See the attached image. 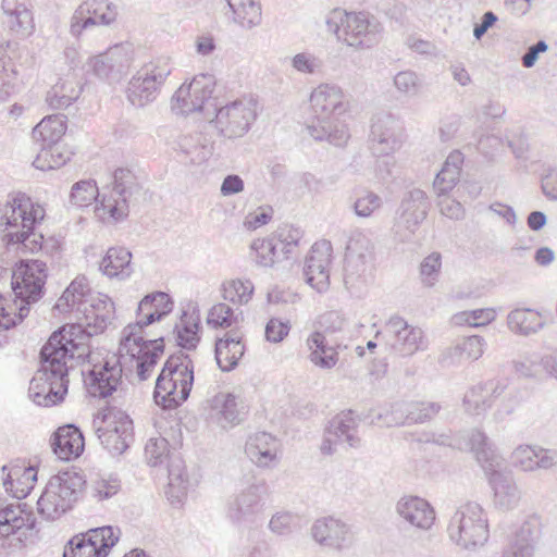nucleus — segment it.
<instances>
[{
    "label": "nucleus",
    "mask_w": 557,
    "mask_h": 557,
    "mask_svg": "<svg viewBox=\"0 0 557 557\" xmlns=\"http://www.w3.org/2000/svg\"><path fill=\"white\" fill-rule=\"evenodd\" d=\"M60 312L82 313L81 322L54 331L40 350V368L29 383L28 394L39 406H54L67 395L69 372L89 356L88 342L114 319V304L103 294L91 293L85 276H77L54 305Z\"/></svg>",
    "instance_id": "1"
},
{
    "label": "nucleus",
    "mask_w": 557,
    "mask_h": 557,
    "mask_svg": "<svg viewBox=\"0 0 557 557\" xmlns=\"http://www.w3.org/2000/svg\"><path fill=\"white\" fill-rule=\"evenodd\" d=\"M47 264L41 260H22L11 273L12 290L15 300L9 302L0 297V331H7L22 322L32 304L45 294Z\"/></svg>",
    "instance_id": "2"
},
{
    "label": "nucleus",
    "mask_w": 557,
    "mask_h": 557,
    "mask_svg": "<svg viewBox=\"0 0 557 557\" xmlns=\"http://www.w3.org/2000/svg\"><path fill=\"white\" fill-rule=\"evenodd\" d=\"M465 438V447L474 454L476 461L490 478L495 506L503 510L516 507L520 499L519 490L511 475L499 471L503 458L496 453L488 437L480 430H471Z\"/></svg>",
    "instance_id": "3"
},
{
    "label": "nucleus",
    "mask_w": 557,
    "mask_h": 557,
    "mask_svg": "<svg viewBox=\"0 0 557 557\" xmlns=\"http://www.w3.org/2000/svg\"><path fill=\"white\" fill-rule=\"evenodd\" d=\"M194 384V364L188 355H172L156 381L153 398L157 405L172 409L182 405Z\"/></svg>",
    "instance_id": "4"
},
{
    "label": "nucleus",
    "mask_w": 557,
    "mask_h": 557,
    "mask_svg": "<svg viewBox=\"0 0 557 557\" xmlns=\"http://www.w3.org/2000/svg\"><path fill=\"white\" fill-rule=\"evenodd\" d=\"M45 216V210L39 205L34 206L28 197L17 194L8 201L7 209L0 223L7 227L16 228L8 234L9 242L22 243L32 251L41 248L44 236L34 232L35 226Z\"/></svg>",
    "instance_id": "5"
},
{
    "label": "nucleus",
    "mask_w": 557,
    "mask_h": 557,
    "mask_svg": "<svg viewBox=\"0 0 557 557\" xmlns=\"http://www.w3.org/2000/svg\"><path fill=\"white\" fill-rule=\"evenodd\" d=\"M447 533L449 539L463 549H475L488 540L487 517L475 502L460 505L450 517Z\"/></svg>",
    "instance_id": "6"
},
{
    "label": "nucleus",
    "mask_w": 557,
    "mask_h": 557,
    "mask_svg": "<svg viewBox=\"0 0 557 557\" xmlns=\"http://www.w3.org/2000/svg\"><path fill=\"white\" fill-rule=\"evenodd\" d=\"M120 355H128L137 361V376L140 381L147 380L159 359L164 352L163 337L146 339L140 335L139 325H127L119 348Z\"/></svg>",
    "instance_id": "7"
},
{
    "label": "nucleus",
    "mask_w": 557,
    "mask_h": 557,
    "mask_svg": "<svg viewBox=\"0 0 557 557\" xmlns=\"http://www.w3.org/2000/svg\"><path fill=\"white\" fill-rule=\"evenodd\" d=\"M171 73L172 66L165 58L144 64L128 83L127 99L138 108L154 101Z\"/></svg>",
    "instance_id": "8"
},
{
    "label": "nucleus",
    "mask_w": 557,
    "mask_h": 557,
    "mask_svg": "<svg viewBox=\"0 0 557 557\" xmlns=\"http://www.w3.org/2000/svg\"><path fill=\"white\" fill-rule=\"evenodd\" d=\"M138 183L128 169H116L113 173V189L110 195L102 194L96 214L104 222L115 223L128 215L127 198L138 190Z\"/></svg>",
    "instance_id": "9"
},
{
    "label": "nucleus",
    "mask_w": 557,
    "mask_h": 557,
    "mask_svg": "<svg viewBox=\"0 0 557 557\" xmlns=\"http://www.w3.org/2000/svg\"><path fill=\"white\" fill-rule=\"evenodd\" d=\"M215 78L211 74L195 76L190 83L183 84L172 98V111L176 114L188 115L194 112L215 110L212 98Z\"/></svg>",
    "instance_id": "10"
},
{
    "label": "nucleus",
    "mask_w": 557,
    "mask_h": 557,
    "mask_svg": "<svg viewBox=\"0 0 557 557\" xmlns=\"http://www.w3.org/2000/svg\"><path fill=\"white\" fill-rule=\"evenodd\" d=\"M120 536L121 530L117 527L89 529L69 540L63 549V557H107Z\"/></svg>",
    "instance_id": "11"
},
{
    "label": "nucleus",
    "mask_w": 557,
    "mask_h": 557,
    "mask_svg": "<svg viewBox=\"0 0 557 557\" xmlns=\"http://www.w3.org/2000/svg\"><path fill=\"white\" fill-rule=\"evenodd\" d=\"M264 482L252 483L226 502V518L238 528L252 527L262 509V497L267 493Z\"/></svg>",
    "instance_id": "12"
},
{
    "label": "nucleus",
    "mask_w": 557,
    "mask_h": 557,
    "mask_svg": "<svg viewBox=\"0 0 557 557\" xmlns=\"http://www.w3.org/2000/svg\"><path fill=\"white\" fill-rule=\"evenodd\" d=\"M430 209V201L420 188H412L404 194L398 216L394 225L395 235L400 242H409L418 226L425 220Z\"/></svg>",
    "instance_id": "13"
},
{
    "label": "nucleus",
    "mask_w": 557,
    "mask_h": 557,
    "mask_svg": "<svg viewBox=\"0 0 557 557\" xmlns=\"http://www.w3.org/2000/svg\"><path fill=\"white\" fill-rule=\"evenodd\" d=\"M383 25L369 12H349L343 24V41L357 49H370L383 37Z\"/></svg>",
    "instance_id": "14"
},
{
    "label": "nucleus",
    "mask_w": 557,
    "mask_h": 557,
    "mask_svg": "<svg viewBox=\"0 0 557 557\" xmlns=\"http://www.w3.org/2000/svg\"><path fill=\"white\" fill-rule=\"evenodd\" d=\"M212 112L215 113V125L220 134L226 138L243 137L257 117L256 103L251 100H236Z\"/></svg>",
    "instance_id": "15"
},
{
    "label": "nucleus",
    "mask_w": 557,
    "mask_h": 557,
    "mask_svg": "<svg viewBox=\"0 0 557 557\" xmlns=\"http://www.w3.org/2000/svg\"><path fill=\"white\" fill-rule=\"evenodd\" d=\"M102 422L97 429L100 443L112 456L122 455L134 441L132 419L124 411L111 409Z\"/></svg>",
    "instance_id": "16"
},
{
    "label": "nucleus",
    "mask_w": 557,
    "mask_h": 557,
    "mask_svg": "<svg viewBox=\"0 0 557 557\" xmlns=\"http://www.w3.org/2000/svg\"><path fill=\"white\" fill-rule=\"evenodd\" d=\"M385 345L393 354L399 357H409L419 349H424L423 332L420 327H414L399 317H392L381 332ZM380 333L376 334V337Z\"/></svg>",
    "instance_id": "17"
},
{
    "label": "nucleus",
    "mask_w": 557,
    "mask_h": 557,
    "mask_svg": "<svg viewBox=\"0 0 557 557\" xmlns=\"http://www.w3.org/2000/svg\"><path fill=\"white\" fill-rule=\"evenodd\" d=\"M122 372L120 359L112 356L102 364H95L86 376L83 370L82 375L90 396L106 398L116 392L122 384Z\"/></svg>",
    "instance_id": "18"
},
{
    "label": "nucleus",
    "mask_w": 557,
    "mask_h": 557,
    "mask_svg": "<svg viewBox=\"0 0 557 557\" xmlns=\"http://www.w3.org/2000/svg\"><path fill=\"white\" fill-rule=\"evenodd\" d=\"M362 418L356 414L354 410L342 411L336 414L329 423L325 437L321 445V451L324 455L334 453L338 443H347L350 447H359L361 440L357 435V429Z\"/></svg>",
    "instance_id": "19"
},
{
    "label": "nucleus",
    "mask_w": 557,
    "mask_h": 557,
    "mask_svg": "<svg viewBox=\"0 0 557 557\" xmlns=\"http://www.w3.org/2000/svg\"><path fill=\"white\" fill-rule=\"evenodd\" d=\"M331 253V243L322 240L312 245L305 260L302 270L305 281L319 293L325 292L330 286Z\"/></svg>",
    "instance_id": "20"
},
{
    "label": "nucleus",
    "mask_w": 557,
    "mask_h": 557,
    "mask_svg": "<svg viewBox=\"0 0 557 557\" xmlns=\"http://www.w3.org/2000/svg\"><path fill=\"white\" fill-rule=\"evenodd\" d=\"M370 139L374 152L383 156L396 151L401 146V126L391 113L381 112L372 117Z\"/></svg>",
    "instance_id": "21"
},
{
    "label": "nucleus",
    "mask_w": 557,
    "mask_h": 557,
    "mask_svg": "<svg viewBox=\"0 0 557 557\" xmlns=\"http://www.w3.org/2000/svg\"><path fill=\"white\" fill-rule=\"evenodd\" d=\"M310 103L315 123H326L327 120L342 115L348 108L343 90L331 84L319 85L310 96Z\"/></svg>",
    "instance_id": "22"
},
{
    "label": "nucleus",
    "mask_w": 557,
    "mask_h": 557,
    "mask_svg": "<svg viewBox=\"0 0 557 557\" xmlns=\"http://www.w3.org/2000/svg\"><path fill=\"white\" fill-rule=\"evenodd\" d=\"M116 8L108 0H87L76 10L71 33L79 36L84 29L95 25H109L116 18Z\"/></svg>",
    "instance_id": "23"
},
{
    "label": "nucleus",
    "mask_w": 557,
    "mask_h": 557,
    "mask_svg": "<svg viewBox=\"0 0 557 557\" xmlns=\"http://www.w3.org/2000/svg\"><path fill=\"white\" fill-rule=\"evenodd\" d=\"M131 62L132 58L127 49L116 45L104 53L91 58L88 66L99 78L117 82L128 70Z\"/></svg>",
    "instance_id": "24"
},
{
    "label": "nucleus",
    "mask_w": 557,
    "mask_h": 557,
    "mask_svg": "<svg viewBox=\"0 0 557 557\" xmlns=\"http://www.w3.org/2000/svg\"><path fill=\"white\" fill-rule=\"evenodd\" d=\"M311 534L319 544L338 550L349 548L355 541L350 527L333 517L317 520Z\"/></svg>",
    "instance_id": "25"
},
{
    "label": "nucleus",
    "mask_w": 557,
    "mask_h": 557,
    "mask_svg": "<svg viewBox=\"0 0 557 557\" xmlns=\"http://www.w3.org/2000/svg\"><path fill=\"white\" fill-rule=\"evenodd\" d=\"M396 513L401 521L417 530L428 531L435 521V510L424 498L401 497L396 504Z\"/></svg>",
    "instance_id": "26"
},
{
    "label": "nucleus",
    "mask_w": 557,
    "mask_h": 557,
    "mask_svg": "<svg viewBox=\"0 0 557 557\" xmlns=\"http://www.w3.org/2000/svg\"><path fill=\"white\" fill-rule=\"evenodd\" d=\"M1 10L12 32L20 36H28L34 32L32 0H2Z\"/></svg>",
    "instance_id": "27"
},
{
    "label": "nucleus",
    "mask_w": 557,
    "mask_h": 557,
    "mask_svg": "<svg viewBox=\"0 0 557 557\" xmlns=\"http://www.w3.org/2000/svg\"><path fill=\"white\" fill-rule=\"evenodd\" d=\"M513 463L522 471L548 470L557 465V450L539 446H518L512 453Z\"/></svg>",
    "instance_id": "28"
},
{
    "label": "nucleus",
    "mask_w": 557,
    "mask_h": 557,
    "mask_svg": "<svg viewBox=\"0 0 557 557\" xmlns=\"http://www.w3.org/2000/svg\"><path fill=\"white\" fill-rule=\"evenodd\" d=\"M51 446L53 453L61 460L78 458L85 448V438L82 431L74 424L59 428L53 434Z\"/></svg>",
    "instance_id": "29"
},
{
    "label": "nucleus",
    "mask_w": 557,
    "mask_h": 557,
    "mask_svg": "<svg viewBox=\"0 0 557 557\" xmlns=\"http://www.w3.org/2000/svg\"><path fill=\"white\" fill-rule=\"evenodd\" d=\"M86 481L83 475L74 470L59 472L50 478L48 482V497H53L55 491L59 497L71 509L73 504L78 499Z\"/></svg>",
    "instance_id": "30"
},
{
    "label": "nucleus",
    "mask_w": 557,
    "mask_h": 557,
    "mask_svg": "<svg viewBox=\"0 0 557 557\" xmlns=\"http://www.w3.org/2000/svg\"><path fill=\"white\" fill-rule=\"evenodd\" d=\"M245 352V345L237 331L227 332L224 337L215 341L214 357L223 372L235 369Z\"/></svg>",
    "instance_id": "31"
},
{
    "label": "nucleus",
    "mask_w": 557,
    "mask_h": 557,
    "mask_svg": "<svg viewBox=\"0 0 557 557\" xmlns=\"http://www.w3.org/2000/svg\"><path fill=\"white\" fill-rule=\"evenodd\" d=\"M22 528H36V518L30 511H26V504H10L0 509V537H8Z\"/></svg>",
    "instance_id": "32"
},
{
    "label": "nucleus",
    "mask_w": 557,
    "mask_h": 557,
    "mask_svg": "<svg viewBox=\"0 0 557 557\" xmlns=\"http://www.w3.org/2000/svg\"><path fill=\"white\" fill-rule=\"evenodd\" d=\"M505 389V385L500 384L499 381H487L483 384L473 386L468 391L463 398L466 410L480 414L484 412L492 405V398L502 395Z\"/></svg>",
    "instance_id": "33"
},
{
    "label": "nucleus",
    "mask_w": 557,
    "mask_h": 557,
    "mask_svg": "<svg viewBox=\"0 0 557 557\" xmlns=\"http://www.w3.org/2000/svg\"><path fill=\"white\" fill-rule=\"evenodd\" d=\"M277 443L267 432H258L249 436L245 453L259 467H268L276 457Z\"/></svg>",
    "instance_id": "34"
},
{
    "label": "nucleus",
    "mask_w": 557,
    "mask_h": 557,
    "mask_svg": "<svg viewBox=\"0 0 557 557\" xmlns=\"http://www.w3.org/2000/svg\"><path fill=\"white\" fill-rule=\"evenodd\" d=\"M310 349L311 362L321 369H332L338 361V354L335 346H339L335 341L326 338L322 332H314L307 339Z\"/></svg>",
    "instance_id": "35"
},
{
    "label": "nucleus",
    "mask_w": 557,
    "mask_h": 557,
    "mask_svg": "<svg viewBox=\"0 0 557 557\" xmlns=\"http://www.w3.org/2000/svg\"><path fill=\"white\" fill-rule=\"evenodd\" d=\"M169 484L165 494L172 505L182 503L187 494L189 481L185 472V463L180 455L172 453L168 462Z\"/></svg>",
    "instance_id": "36"
},
{
    "label": "nucleus",
    "mask_w": 557,
    "mask_h": 557,
    "mask_svg": "<svg viewBox=\"0 0 557 557\" xmlns=\"http://www.w3.org/2000/svg\"><path fill=\"white\" fill-rule=\"evenodd\" d=\"M210 407L220 414L219 422L223 429L239 424L246 414L244 406L230 393L216 394L210 400Z\"/></svg>",
    "instance_id": "37"
},
{
    "label": "nucleus",
    "mask_w": 557,
    "mask_h": 557,
    "mask_svg": "<svg viewBox=\"0 0 557 557\" xmlns=\"http://www.w3.org/2000/svg\"><path fill=\"white\" fill-rule=\"evenodd\" d=\"M4 473L9 470L5 478H3V486L7 492H11L17 499L26 497L33 488V483L37 480V472L33 467L3 466L1 468Z\"/></svg>",
    "instance_id": "38"
},
{
    "label": "nucleus",
    "mask_w": 557,
    "mask_h": 557,
    "mask_svg": "<svg viewBox=\"0 0 557 557\" xmlns=\"http://www.w3.org/2000/svg\"><path fill=\"white\" fill-rule=\"evenodd\" d=\"M484 345L483 337L479 335L465 337L443 354L442 362L455 364L462 360H478L483 355Z\"/></svg>",
    "instance_id": "39"
},
{
    "label": "nucleus",
    "mask_w": 557,
    "mask_h": 557,
    "mask_svg": "<svg viewBox=\"0 0 557 557\" xmlns=\"http://www.w3.org/2000/svg\"><path fill=\"white\" fill-rule=\"evenodd\" d=\"M64 115L55 114L44 117L32 132L34 141L40 147L59 144L65 134Z\"/></svg>",
    "instance_id": "40"
},
{
    "label": "nucleus",
    "mask_w": 557,
    "mask_h": 557,
    "mask_svg": "<svg viewBox=\"0 0 557 557\" xmlns=\"http://www.w3.org/2000/svg\"><path fill=\"white\" fill-rule=\"evenodd\" d=\"M508 327L516 334L529 336L537 333L545 325L542 315L528 308L515 309L507 317Z\"/></svg>",
    "instance_id": "41"
},
{
    "label": "nucleus",
    "mask_w": 557,
    "mask_h": 557,
    "mask_svg": "<svg viewBox=\"0 0 557 557\" xmlns=\"http://www.w3.org/2000/svg\"><path fill=\"white\" fill-rule=\"evenodd\" d=\"M132 253L124 247H111L100 263V270L109 277H128L132 273Z\"/></svg>",
    "instance_id": "42"
},
{
    "label": "nucleus",
    "mask_w": 557,
    "mask_h": 557,
    "mask_svg": "<svg viewBox=\"0 0 557 557\" xmlns=\"http://www.w3.org/2000/svg\"><path fill=\"white\" fill-rule=\"evenodd\" d=\"M336 120L333 117L326 123L311 121L306 129L313 139L327 140L330 144L341 147L347 143L349 133L344 124H336Z\"/></svg>",
    "instance_id": "43"
},
{
    "label": "nucleus",
    "mask_w": 557,
    "mask_h": 557,
    "mask_svg": "<svg viewBox=\"0 0 557 557\" xmlns=\"http://www.w3.org/2000/svg\"><path fill=\"white\" fill-rule=\"evenodd\" d=\"M82 92V87L75 79H60L47 92V102L53 110L69 108L76 101Z\"/></svg>",
    "instance_id": "44"
},
{
    "label": "nucleus",
    "mask_w": 557,
    "mask_h": 557,
    "mask_svg": "<svg viewBox=\"0 0 557 557\" xmlns=\"http://www.w3.org/2000/svg\"><path fill=\"white\" fill-rule=\"evenodd\" d=\"M541 530L536 523L527 521L521 524L508 548L519 557H533L539 544Z\"/></svg>",
    "instance_id": "45"
},
{
    "label": "nucleus",
    "mask_w": 557,
    "mask_h": 557,
    "mask_svg": "<svg viewBox=\"0 0 557 557\" xmlns=\"http://www.w3.org/2000/svg\"><path fill=\"white\" fill-rule=\"evenodd\" d=\"M180 150L189 158V162L200 164L212 153L210 140L201 133L183 135L177 141Z\"/></svg>",
    "instance_id": "46"
},
{
    "label": "nucleus",
    "mask_w": 557,
    "mask_h": 557,
    "mask_svg": "<svg viewBox=\"0 0 557 557\" xmlns=\"http://www.w3.org/2000/svg\"><path fill=\"white\" fill-rule=\"evenodd\" d=\"M234 14V21L243 28L250 29L261 22V7L256 0H226Z\"/></svg>",
    "instance_id": "47"
},
{
    "label": "nucleus",
    "mask_w": 557,
    "mask_h": 557,
    "mask_svg": "<svg viewBox=\"0 0 557 557\" xmlns=\"http://www.w3.org/2000/svg\"><path fill=\"white\" fill-rule=\"evenodd\" d=\"M72 152L59 144L38 148V153L33 162L34 166L46 171L58 169L71 159Z\"/></svg>",
    "instance_id": "48"
},
{
    "label": "nucleus",
    "mask_w": 557,
    "mask_h": 557,
    "mask_svg": "<svg viewBox=\"0 0 557 557\" xmlns=\"http://www.w3.org/2000/svg\"><path fill=\"white\" fill-rule=\"evenodd\" d=\"M272 236L275 238L276 244H278L282 257L288 260L296 257L304 232L294 225L284 224Z\"/></svg>",
    "instance_id": "49"
},
{
    "label": "nucleus",
    "mask_w": 557,
    "mask_h": 557,
    "mask_svg": "<svg viewBox=\"0 0 557 557\" xmlns=\"http://www.w3.org/2000/svg\"><path fill=\"white\" fill-rule=\"evenodd\" d=\"M368 271V257L364 253H356L348 248L345 257L344 283L347 288L354 287L361 281Z\"/></svg>",
    "instance_id": "50"
},
{
    "label": "nucleus",
    "mask_w": 557,
    "mask_h": 557,
    "mask_svg": "<svg viewBox=\"0 0 557 557\" xmlns=\"http://www.w3.org/2000/svg\"><path fill=\"white\" fill-rule=\"evenodd\" d=\"M253 289V284L249 280H230L222 284V297L233 305L243 306L250 301Z\"/></svg>",
    "instance_id": "51"
},
{
    "label": "nucleus",
    "mask_w": 557,
    "mask_h": 557,
    "mask_svg": "<svg viewBox=\"0 0 557 557\" xmlns=\"http://www.w3.org/2000/svg\"><path fill=\"white\" fill-rule=\"evenodd\" d=\"M251 250L256 253V262L262 267H272L275 262L286 260L282 253L273 236L269 238H258L251 244Z\"/></svg>",
    "instance_id": "52"
},
{
    "label": "nucleus",
    "mask_w": 557,
    "mask_h": 557,
    "mask_svg": "<svg viewBox=\"0 0 557 557\" xmlns=\"http://www.w3.org/2000/svg\"><path fill=\"white\" fill-rule=\"evenodd\" d=\"M48 484L45 487V491L42 492L41 496L39 497L37 502V510L38 513L46 520L53 521L58 519L61 515L66 512L70 508L65 504V502L62 500V498L59 497V493L55 491V495L53 497H48Z\"/></svg>",
    "instance_id": "53"
},
{
    "label": "nucleus",
    "mask_w": 557,
    "mask_h": 557,
    "mask_svg": "<svg viewBox=\"0 0 557 557\" xmlns=\"http://www.w3.org/2000/svg\"><path fill=\"white\" fill-rule=\"evenodd\" d=\"M242 315V311L236 313L228 305L220 302L209 310L207 323L214 329H228L237 323Z\"/></svg>",
    "instance_id": "54"
},
{
    "label": "nucleus",
    "mask_w": 557,
    "mask_h": 557,
    "mask_svg": "<svg viewBox=\"0 0 557 557\" xmlns=\"http://www.w3.org/2000/svg\"><path fill=\"white\" fill-rule=\"evenodd\" d=\"M102 195L92 180H85L75 183L71 189L70 200L77 207H86Z\"/></svg>",
    "instance_id": "55"
},
{
    "label": "nucleus",
    "mask_w": 557,
    "mask_h": 557,
    "mask_svg": "<svg viewBox=\"0 0 557 557\" xmlns=\"http://www.w3.org/2000/svg\"><path fill=\"white\" fill-rule=\"evenodd\" d=\"M121 490V481L116 475H99L91 482L92 497L98 500L109 499Z\"/></svg>",
    "instance_id": "56"
},
{
    "label": "nucleus",
    "mask_w": 557,
    "mask_h": 557,
    "mask_svg": "<svg viewBox=\"0 0 557 557\" xmlns=\"http://www.w3.org/2000/svg\"><path fill=\"white\" fill-rule=\"evenodd\" d=\"M441 409L436 403H407L408 424L423 423L434 417Z\"/></svg>",
    "instance_id": "57"
},
{
    "label": "nucleus",
    "mask_w": 557,
    "mask_h": 557,
    "mask_svg": "<svg viewBox=\"0 0 557 557\" xmlns=\"http://www.w3.org/2000/svg\"><path fill=\"white\" fill-rule=\"evenodd\" d=\"M394 86L399 94L408 98L416 97L421 88V81L413 71H401L394 77Z\"/></svg>",
    "instance_id": "58"
},
{
    "label": "nucleus",
    "mask_w": 557,
    "mask_h": 557,
    "mask_svg": "<svg viewBox=\"0 0 557 557\" xmlns=\"http://www.w3.org/2000/svg\"><path fill=\"white\" fill-rule=\"evenodd\" d=\"M171 455L169 442L164 437L150 438L145 446V456L148 463L152 467L161 465L163 458L169 460Z\"/></svg>",
    "instance_id": "59"
},
{
    "label": "nucleus",
    "mask_w": 557,
    "mask_h": 557,
    "mask_svg": "<svg viewBox=\"0 0 557 557\" xmlns=\"http://www.w3.org/2000/svg\"><path fill=\"white\" fill-rule=\"evenodd\" d=\"M407 401H398L392 405L391 410L383 413H377L375 419L371 420V424H374L381 420L385 426H398L408 424L407 416Z\"/></svg>",
    "instance_id": "60"
},
{
    "label": "nucleus",
    "mask_w": 557,
    "mask_h": 557,
    "mask_svg": "<svg viewBox=\"0 0 557 557\" xmlns=\"http://www.w3.org/2000/svg\"><path fill=\"white\" fill-rule=\"evenodd\" d=\"M383 205L382 198L373 191L364 190L354 202V212L359 218H370Z\"/></svg>",
    "instance_id": "61"
},
{
    "label": "nucleus",
    "mask_w": 557,
    "mask_h": 557,
    "mask_svg": "<svg viewBox=\"0 0 557 557\" xmlns=\"http://www.w3.org/2000/svg\"><path fill=\"white\" fill-rule=\"evenodd\" d=\"M147 307H153V310L161 314H169L173 309V301L164 292H156L146 295L138 304V311L143 313Z\"/></svg>",
    "instance_id": "62"
},
{
    "label": "nucleus",
    "mask_w": 557,
    "mask_h": 557,
    "mask_svg": "<svg viewBox=\"0 0 557 557\" xmlns=\"http://www.w3.org/2000/svg\"><path fill=\"white\" fill-rule=\"evenodd\" d=\"M198 322L182 320V325H176L177 344L185 349H194L199 342Z\"/></svg>",
    "instance_id": "63"
},
{
    "label": "nucleus",
    "mask_w": 557,
    "mask_h": 557,
    "mask_svg": "<svg viewBox=\"0 0 557 557\" xmlns=\"http://www.w3.org/2000/svg\"><path fill=\"white\" fill-rule=\"evenodd\" d=\"M292 66L304 74H317L321 71L323 62L320 58L309 52H300L292 58Z\"/></svg>",
    "instance_id": "64"
}]
</instances>
